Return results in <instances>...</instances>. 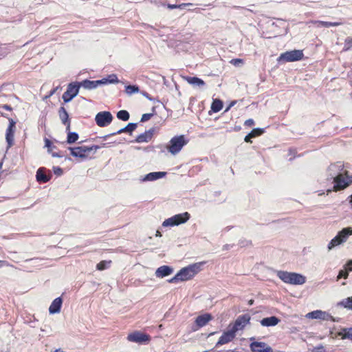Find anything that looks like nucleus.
<instances>
[{"label":"nucleus","mask_w":352,"mask_h":352,"mask_svg":"<svg viewBox=\"0 0 352 352\" xmlns=\"http://www.w3.org/2000/svg\"><path fill=\"white\" fill-rule=\"evenodd\" d=\"M211 319L212 317L210 314H205L199 316L195 320V323L198 327H202L205 326Z\"/></svg>","instance_id":"4be33fe9"},{"label":"nucleus","mask_w":352,"mask_h":352,"mask_svg":"<svg viewBox=\"0 0 352 352\" xmlns=\"http://www.w3.org/2000/svg\"><path fill=\"white\" fill-rule=\"evenodd\" d=\"M264 132L263 129L256 128L254 129L250 133H249V136H252L253 138H256L257 136L261 135Z\"/></svg>","instance_id":"72a5a7b5"},{"label":"nucleus","mask_w":352,"mask_h":352,"mask_svg":"<svg viewBox=\"0 0 352 352\" xmlns=\"http://www.w3.org/2000/svg\"><path fill=\"white\" fill-rule=\"evenodd\" d=\"M45 146L47 148L48 153H51L52 148H55V146H52V142L48 139H45Z\"/></svg>","instance_id":"ea45409f"},{"label":"nucleus","mask_w":352,"mask_h":352,"mask_svg":"<svg viewBox=\"0 0 352 352\" xmlns=\"http://www.w3.org/2000/svg\"><path fill=\"white\" fill-rule=\"evenodd\" d=\"M251 138H254L252 136H249V133L245 137V142H251Z\"/></svg>","instance_id":"864d4df0"},{"label":"nucleus","mask_w":352,"mask_h":352,"mask_svg":"<svg viewBox=\"0 0 352 352\" xmlns=\"http://www.w3.org/2000/svg\"><path fill=\"white\" fill-rule=\"evenodd\" d=\"M192 3H183L181 4L177 5V8L182 9L186 8V6H192Z\"/></svg>","instance_id":"a18cd8bd"},{"label":"nucleus","mask_w":352,"mask_h":352,"mask_svg":"<svg viewBox=\"0 0 352 352\" xmlns=\"http://www.w3.org/2000/svg\"><path fill=\"white\" fill-rule=\"evenodd\" d=\"M56 90L54 89L53 91H51L50 93V96H52V94H54L55 93Z\"/></svg>","instance_id":"0e129e2a"},{"label":"nucleus","mask_w":352,"mask_h":352,"mask_svg":"<svg viewBox=\"0 0 352 352\" xmlns=\"http://www.w3.org/2000/svg\"><path fill=\"white\" fill-rule=\"evenodd\" d=\"M250 317L248 314L239 316L234 324H230L228 327L236 334L239 331L243 330L244 327L249 323Z\"/></svg>","instance_id":"9d476101"},{"label":"nucleus","mask_w":352,"mask_h":352,"mask_svg":"<svg viewBox=\"0 0 352 352\" xmlns=\"http://www.w3.org/2000/svg\"><path fill=\"white\" fill-rule=\"evenodd\" d=\"M184 78L190 85L194 87H203L205 85L204 80L197 77L186 76Z\"/></svg>","instance_id":"a878e982"},{"label":"nucleus","mask_w":352,"mask_h":352,"mask_svg":"<svg viewBox=\"0 0 352 352\" xmlns=\"http://www.w3.org/2000/svg\"><path fill=\"white\" fill-rule=\"evenodd\" d=\"M188 143V140L184 135H177L170 139L166 145V149L173 155L178 154L182 148Z\"/></svg>","instance_id":"39448f33"},{"label":"nucleus","mask_w":352,"mask_h":352,"mask_svg":"<svg viewBox=\"0 0 352 352\" xmlns=\"http://www.w3.org/2000/svg\"><path fill=\"white\" fill-rule=\"evenodd\" d=\"M276 275L282 281L291 285H302L306 282L304 276L295 272L277 271Z\"/></svg>","instance_id":"7ed1b4c3"},{"label":"nucleus","mask_w":352,"mask_h":352,"mask_svg":"<svg viewBox=\"0 0 352 352\" xmlns=\"http://www.w3.org/2000/svg\"><path fill=\"white\" fill-rule=\"evenodd\" d=\"M305 317L309 319H320L322 320H332L333 322L338 321L329 313L322 310H316L309 312L306 314Z\"/></svg>","instance_id":"9b49d317"},{"label":"nucleus","mask_w":352,"mask_h":352,"mask_svg":"<svg viewBox=\"0 0 352 352\" xmlns=\"http://www.w3.org/2000/svg\"><path fill=\"white\" fill-rule=\"evenodd\" d=\"M2 108L3 109H6V110H8V111H11L12 110V108L10 106L8 105V104H4L2 106Z\"/></svg>","instance_id":"6e6d98bb"},{"label":"nucleus","mask_w":352,"mask_h":352,"mask_svg":"<svg viewBox=\"0 0 352 352\" xmlns=\"http://www.w3.org/2000/svg\"><path fill=\"white\" fill-rule=\"evenodd\" d=\"M153 136V131L149 130L147 131H145L144 133L139 135L136 139L135 142L138 143H142V142H148L150 141Z\"/></svg>","instance_id":"5701e85b"},{"label":"nucleus","mask_w":352,"mask_h":352,"mask_svg":"<svg viewBox=\"0 0 352 352\" xmlns=\"http://www.w3.org/2000/svg\"><path fill=\"white\" fill-rule=\"evenodd\" d=\"M53 170H54V174L58 176H60L63 173V169L58 166H54L53 168Z\"/></svg>","instance_id":"37998d69"},{"label":"nucleus","mask_w":352,"mask_h":352,"mask_svg":"<svg viewBox=\"0 0 352 352\" xmlns=\"http://www.w3.org/2000/svg\"><path fill=\"white\" fill-rule=\"evenodd\" d=\"M343 331L344 333L342 336V339H352V328L343 329Z\"/></svg>","instance_id":"e433bc0d"},{"label":"nucleus","mask_w":352,"mask_h":352,"mask_svg":"<svg viewBox=\"0 0 352 352\" xmlns=\"http://www.w3.org/2000/svg\"><path fill=\"white\" fill-rule=\"evenodd\" d=\"M127 340L130 342L142 344L148 342L150 340V337L140 331H134L128 335Z\"/></svg>","instance_id":"f8f14e48"},{"label":"nucleus","mask_w":352,"mask_h":352,"mask_svg":"<svg viewBox=\"0 0 352 352\" xmlns=\"http://www.w3.org/2000/svg\"><path fill=\"white\" fill-rule=\"evenodd\" d=\"M349 276V272L344 269L340 270L338 275L337 276V280H340L342 278H347Z\"/></svg>","instance_id":"4c0bfd02"},{"label":"nucleus","mask_w":352,"mask_h":352,"mask_svg":"<svg viewBox=\"0 0 352 352\" xmlns=\"http://www.w3.org/2000/svg\"><path fill=\"white\" fill-rule=\"evenodd\" d=\"M117 118L123 121H127L129 119V113L126 110H120L117 113Z\"/></svg>","instance_id":"473e14b6"},{"label":"nucleus","mask_w":352,"mask_h":352,"mask_svg":"<svg viewBox=\"0 0 352 352\" xmlns=\"http://www.w3.org/2000/svg\"><path fill=\"white\" fill-rule=\"evenodd\" d=\"M314 24H316L318 27H324L329 28L333 26H338L342 24L340 22H328V21H316L314 22Z\"/></svg>","instance_id":"cd10ccee"},{"label":"nucleus","mask_w":352,"mask_h":352,"mask_svg":"<svg viewBox=\"0 0 352 352\" xmlns=\"http://www.w3.org/2000/svg\"><path fill=\"white\" fill-rule=\"evenodd\" d=\"M253 302H254V300H249L248 303H249L250 305H252L253 304Z\"/></svg>","instance_id":"e2e57ef3"},{"label":"nucleus","mask_w":352,"mask_h":352,"mask_svg":"<svg viewBox=\"0 0 352 352\" xmlns=\"http://www.w3.org/2000/svg\"><path fill=\"white\" fill-rule=\"evenodd\" d=\"M166 175V172H152L142 177L140 180L143 182H153L163 178Z\"/></svg>","instance_id":"f3484780"},{"label":"nucleus","mask_w":352,"mask_h":352,"mask_svg":"<svg viewBox=\"0 0 352 352\" xmlns=\"http://www.w3.org/2000/svg\"><path fill=\"white\" fill-rule=\"evenodd\" d=\"M252 352H273L271 346L263 342L254 341L250 344Z\"/></svg>","instance_id":"4468645a"},{"label":"nucleus","mask_w":352,"mask_h":352,"mask_svg":"<svg viewBox=\"0 0 352 352\" xmlns=\"http://www.w3.org/2000/svg\"><path fill=\"white\" fill-rule=\"evenodd\" d=\"M223 108V102L219 99H214L211 104V109L213 112H219Z\"/></svg>","instance_id":"c85d7f7f"},{"label":"nucleus","mask_w":352,"mask_h":352,"mask_svg":"<svg viewBox=\"0 0 352 352\" xmlns=\"http://www.w3.org/2000/svg\"><path fill=\"white\" fill-rule=\"evenodd\" d=\"M2 166H3V162H0V170L2 168Z\"/></svg>","instance_id":"69168bd1"},{"label":"nucleus","mask_w":352,"mask_h":352,"mask_svg":"<svg viewBox=\"0 0 352 352\" xmlns=\"http://www.w3.org/2000/svg\"><path fill=\"white\" fill-rule=\"evenodd\" d=\"M60 119L61 120L63 124L67 125L66 131H69L70 129V122L69 120V115L64 107H60L58 111Z\"/></svg>","instance_id":"aec40b11"},{"label":"nucleus","mask_w":352,"mask_h":352,"mask_svg":"<svg viewBox=\"0 0 352 352\" xmlns=\"http://www.w3.org/2000/svg\"><path fill=\"white\" fill-rule=\"evenodd\" d=\"M143 95L147 98L148 99H149L150 100H151V98L149 97L148 94L147 93H144L143 94Z\"/></svg>","instance_id":"680f3d73"},{"label":"nucleus","mask_w":352,"mask_h":352,"mask_svg":"<svg viewBox=\"0 0 352 352\" xmlns=\"http://www.w3.org/2000/svg\"><path fill=\"white\" fill-rule=\"evenodd\" d=\"M254 124V121L252 119H248L245 122V125L246 126H252Z\"/></svg>","instance_id":"de8ad7c7"},{"label":"nucleus","mask_w":352,"mask_h":352,"mask_svg":"<svg viewBox=\"0 0 352 352\" xmlns=\"http://www.w3.org/2000/svg\"><path fill=\"white\" fill-rule=\"evenodd\" d=\"M331 192V190H327V192H328V193H329V192Z\"/></svg>","instance_id":"338daca9"},{"label":"nucleus","mask_w":352,"mask_h":352,"mask_svg":"<svg viewBox=\"0 0 352 352\" xmlns=\"http://www.w3.org/2000/svg\"><path fill=\"white\" fill-rule=\"evenodd\" d=\"M125 92L127 95L131 96L133 94L139 92V87L136 85H127L125 87Z\"/></svg>","instance_id":"2f4dec72"},{"label":"nucleus","mask_w":352,"mask_h":352,"mask_svg":"<svg viewBox=\"0 0 352 352\" xmlns=\"http://www.w3.org/2000/svg\"><path fill=\"white\" fill-rule=\"evenodd\" d=\"M201 263H197L190 265L181 269L176 275L168 280L170 283L177 281H186L192 278L201 270Z\"/></svg>","instance_id":"f03ea898"},{"label":"nucleus","mask_w":352,"mask_h":352,"mask_svg":"<svg viewBox=\"0 0 352 352\" xmlns=\"http://www.w3.org/2000/svg\"><path fill=\"white\" fill-rule=\"evenodd\" d=\"M314 352H325V349L322 345H319L314 347Z\"/></svg>","instance_id":"c03bdc74"},{"label":"nucleus","mask_w":352,"mask_h":352,"mask_svg":"<svg viewBox=\"0 0 352 352\" xmlns=\"http://www.w3.org/2000/svg\"><path fill=\"white\" fill-rule=\"evenodd\" d=\"M6 264V261L0 260V267H3Z\"/></svg>","instance_id":"4d7b16f0"},{"label":"nucleus","mask_w":352,"mask_h":352,"mask_svg":"<svg viewBox=\"0 0 352 352\" xmlns=\"http://www.w3.org/2000/svg\"><path fill=\"white\" fill-rule=\"evenodd\" d=\"M236 336V334L228 327V330L225 331L219 339L217 346L223 345L231 342Z\"/></svg>","instance_id":"2eb2a0df"},{"label":"nucleus","mask_w":352,"mask_h":352,"mask_svg":"<svg viewBox=\"0 0 352 352\" xmlns=\"http://www.w3.org/2000/svg\"><path fill=\"white\" fill-rule=\"evenodd\" d=\"M328 179H333L335 185L334 190L338 191L346 188L352 183V175L348 174V171L344 170V164L338 162L331 164L327 168Z\"/></svg>","instance_id":"f257e3e1"},{"label":"nucleus","mask_w":352,"mask_h":352,"mask_svg":"<svg viewBox=\"0 0 352 352\" xmlns=\"http://www.w3.org/2000/svg\"><path fill=\"white\" fill-rule=\"evenodd\" d=\"M113 120V116L109 111H100L96 115L95 121L100 127L108 126Z\"/></svg>","instance_id":"1a4fd4ad"},{"label":"nucleus","mask_w":352,"mask_h":352,"mask_svg":"<svg viewBox=\"0 0 352 352\" xmlns=\"http://www.w3.org/2000/svg\"><path fill=\"white\" fill-rule=\"evenodd\" d=\"M80 87H83L85 89H94L98 87V82L97 80H85L82 82H79Z\"/></svg>","instance_id":"b1692460"},{"label":"nucleus","mask_w":352,"mask_h":352,"mask_svg":"<svg viewBox=\"0 0 352 352\" xmlns=\"http://www.w3.org/2000/svg\"><path fill=\"white\" fill-rule=\"evenodd\" d=\"M36 180L41 183L47 182L50 177L47 176L44 172V168H39L36 171Z\"/></svg>","instance_id":"393cba45"},{"label":"nucleus","mask_w":352,"mask_h":352,"mask_svg":"<svg viewBox=\"0 0 352 352\" xmlns=\"http://www.w3.org/2000/svg\"><path fill=\"white\" fill-rule=\"evenodd\" d=\"M69 95L67 94L66 92H65L63 95V100H64L65 102H70L71 100H67L68 98H69Z\"/></svg>","instance_id":"09e8293b"},{"label":"nucleus","mask_w":352,"mask_h":352,"mask_svg":"<svg viewBox=\"0 0 352 352\" xmlns=\"http://www.w3.org/2000/svg\"><path fill=\"white\" fill-rule=\"evenodd\" d=\"M242 63V60L239 59V58L232 59L230 61V63L234 64V65H236V63Z\"/></svg>","instance_id":"3c124183"},{"label":"nucleus","mask_w":352,"mask_h":352,"mask_svg":"<svg viewBox=\"0 0 352 352\" xmlns=\"http://www.w3.org/2000/svg\"><path fill=\"white\" fill-rule=\"evenodd\" d=\"M352 47V37L348 36L344 40V50H349Z\"/></svg>","instance_id":"f704fd0d"},{"label":"nucleus","mask_w":352,"mask_h":352,"mask_svg":"<svg viewBox=\"0 0 352 352\" xmlns=\"http://www.w3.org/2000/svg\"><path fill=\"white\" fill-rule=\"evenodd\" d=\"M6 264V261L0 260V267H3Z\"/></svg>","instance_id":"13d9d810"},{"label":"nucleus","mask_w":352,"mask_h":352,"mask_svg":"<svg viewBox=\"0 0 352 352\" xmlns=\"http://www.w3.org/2000/svg\"><path fill=\"white\" fill-rule=\"evenodd\" d=\"M63 300L60 297H58L55 298L52 304L50 306L49 308V312L51 314H58L60 311V308L62 306Z\"/></svg>","instance_id":"6ab92c4d"},{"label":"nucleus","mask_w":352,"mask_h":352,"mask_svg":"<svg viewBox=\"0 0 352 352\" xmlns=\"http://www.w3.org/2000/svg\"><path fill=\"white\" fill-rule=\"evenodd\" d=\"M236 101H232V102H231V103H230V104H229V106L226 108V109L225 110V111L226 112V111H229V110H230V109L231 107H232L236 104Z\"/></svg>","instance_id":"603ef678"},{"label":"nucleus","mask_w":352,"mask_h":352,"mask_svg":"<svg viewBox=\"0 0 352 352\" xmlns=\"http://www.w3.org/2000/svg\"><path fill=\"white\" fill-rule=\"evenodd\" d=\"M190 217V215L188 212L177 214L164 220L162 226L164 227L179 226L188 221Z\"/></svg>","instance_id":"6e6552de"},{"label":"nucleus","mask_w":352,"mask_h":352,"mask_svg":"<svg viewBox=\"0 0 352 352\" xmlns=\"http://www.w3.org/2000/svg\"><path fill=\"white\" fill-rule=\"evenodd\" d=\"M153 116V113H144L142 116L141 122H146Z\"/></svg>","instance_id":"a19ab883"},{"label":"nucleus","mask_w":352,"mask_h":352,"mask_svg":"<svg viewBox=\"0 0 352 352\" xmlns=\"http://www.w3.org/2000/svg\"><path fill=\"white\" fill-rule=\"evenodd\" d=\"M167 8L170 10L177 8V4H168Z\"/></svg>","instance_id":"5fc2aeb1"},{"label":"nucleus","mask_w":352,"mask_h":352,"mask_svg":"<svg viewBox=\"0 0 352 352\" xmlns=\"http://www.w3.org/2000/svg\"><path fill=\"white\" fill-rule=\"evenodd\" d=\"M344 331H343V332L342 331H340V332L338 333V336H340L342 338V336L344 335Z\"/></svg>","instance_id":"bf43d9fd"},{"label":"nucleus","mask_w":352,"mask_h":352,"mask_svg":"<svg viewBox=\"0 0 352 352\" xmlns=\"http://www.w3.org/2000/svg\"><path fill=\"white\" fill-rule=\"evenodd\" d=\"M50 153L53 157H63V155H60V153H56V152H52V151H51Z\"/></svg>","instance_id":"8fccbe9b"},{"label":"nucleus","mask_w":352,"mask_h":352,"mask_svg":"<svg viewBox=\"0 0 352 352\" xmlns=\"http://www.w3.org/2000/svg\"><path fill=\"white\" fill-rule=\"evenodd\" d=\"M344 269L349 273L352 271V260L349 261L344 265Z\"/></svg>","instance_id":"79ce46f5"},{"label":"nucleus","mask_w":352,"mask_h":352,"mask_svg":"<svg viewBox=\"0 0 352 352\" xmlns=\"http://www.w3.org/2000/svg\"><path fill=\"white\" fill-rule=\"evenodd\" d=\"M155 236L160 237V236H162V234H161V232L159 230H157L156 232Z\"/></svg>","instance_id":"052dcab7"},{"label":"nucleus","mask_w":352,"mask_h":352,"mask_svg":"<svg viewBox=\"0 0 352 352\" xmlns=\"http://www.w3.org/2000/svg\"><path fill=\"white\" fill-rule=\"evenodd\" d=\"M80 87V85L79 82L69 83L68 85L67 91H65L67 94L69 95V98L67 100H72L74 97H76L79 92Z\"/></svg>","instance_id":"dca6fc26"},{"label":"nucleus","mask_w":352,"mask_h":352,"mask_svg":"<svg viewBox=\"0 0 352 352\" xmlns=\"http://www.w3.org/2000/svg\"><path fill=\"white\" fill-rule=\"evenodd\" d=\"M352 235V227H346L340 230L337 234L329 241L327 245L329 251L334 248L344 244L347 241L350 236Z\"/></svg>","instance_id":"20e7f679"},{"label":"nucleus","mask_w":352,"mask_h":352,"mask_svg":"<svg viewBox=\"0 0 352 352\" xmlns=\"http://www.w3.org/2000/svg\"><path fill=\"white\" fill-rule=\"evenodd\" d=\"M136 127H137V124L129 123L125 127L120 129L117 132L113 133L111 135H114L120 134V133H126V132L131 133L136 129Z\"/></svg>","instance_id":"bb28decb"},{"label":"nucleus","mask_w":352,"mask_h":352,"mask_svg":"<svg viewBox=\"0 0 352 352\" xmlns=\"http://www.w3.org/2000/svg\"><path fill=\"white\" fill-rule=\"evenodd\" d=\"M97 82H98V86L99 85H107V84H109L108 82H107V80L106 79V78H103L101 80H98Z\"/></svg>","instance_id":"49530a36"},{"label":"nucleus","mask_w":352,"mask_h":352,"mask_svg":"<svg viewBox=\"0 0 352 352\" xmlns=\"http://www.w3.org/2000/svg\"><path fill=\"white\" fill-rule=\"evenodd\" d=\"M280 320L276 316H270L263 318L260 323L263 327H274L278 324Z\"/></svg>","instance_id":"412c9836"},{"label":"nucleus","mask_w":352,"mask_h":352,"mask_svg":"<svg viewBox=\"0 0 352 352\" xmlns=\"http://www.w3.org/2000/svg\"><path fill=\"white\" fill-rule=\"evenodd\" d=\"M340 305L347 309L352 310V296L343 299L338 303Z\"/></svg>","instance_id":"c756f323"},{"label":"nucleus","mask_w":352,"mask_h":352,"mask_svg":"<svg viewBox=\"0 0 352 352\" xmlns=\"http://www.w3.org/2000/svg\"><path fill=\"white\" fill-rule=\"evenodd\" d=\"M99 148L98 146H80L77 147H69L68 149L70 151L71 155L74 157L79 158L81 160L87 159L91 152L95 153Z\"/></svg>","instance_id":"423d86ee"},{"label":"nucleus","mask_w":352,"mask_h":352,"mask_svg":"<svg viewBox=\"0 0 352 352\" xmlns=\"http://www.w3.org/2000/svg\"><path fill=\"white\" fill-rule=\"evenodd\" d=\"M304 53L302 50H294L282 53L278 58V62L280 64H284L288 62H294L302 60Z\"/></svg>","instance_id":"0eeeda50"},{"label":"nucleus","mask_w":352,"mask_h":352,"mask_svg":"<svg viewBox=\"0 0 352 352\" xmlns=\"http://www.w3.org/2000/svg\"><path fill=\"white\" fill-rule=\"evenodd\" d=\"M173 272V269L168 265H163L158 267L155 271V276L157 278H164L171 274Z\"/></svg>","instance_id":"a211bd4d"},{"label":"nucleus","mask_w":352,"mask_h":352,"mask_svg":"<svg viewBox=\"0 0 352 352\" xmlns=\"http://www.w3.org/2000/svg\"><path fill=\"white\" fill-rule=\"evenodd\" d=\"M106 79L107 80L109 84H114L119 82L118 77L115 74L109 75L107 77H106Z\"/></svg>","instance_id":"c9c22d12"},{"label":"nucleus","mask_w":352,"mask_h":352,"mask_svg":"<svg viewBox=\"0 0 352 352\" xmlns=\"http://www.w3.org/2000/svg\"><path fill=\"white\" fill-rule=\"evenodd\" d=\"M109 263L110 262L101 261L97 265L96 267L98 270H103L107 267Z\"/></svg>","instance_id":"58836bf2"},{"label":"nucleus","mask_w":352,"mask_h":352,"mask_svg":"<svg viewBox=\"0 0 352 352\" xmlns=\"http://www.w3.org/2000/svg\"><path fill=\"white\" fill-rule=\"evenodd\" d=\"M67 142L69 144H72L76 142L78 139V133L75 132H70L69 130L67 131Z\"/></svg>","instance_id":"7c9ffc66"},{"label":"nucleus","mask_w":352,"mask_h":352,"mask_svg":"<svg viewBox=\"0 0 352 352\" xmlns=\"http://www.w3.org/2000/svg\"><path fill=\"white\" fill-rule=\"evenodd\" d=\"M16 122L12 119H9V126L6 130V140L8 143V147L10 148L14 143V134L15 131Z\"/></svg>","instance_id":"ddd939ff"}]
</instances>
